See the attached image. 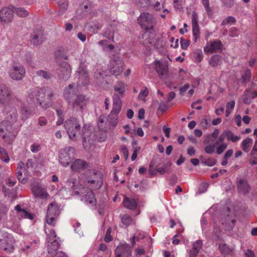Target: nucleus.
Segmentation results:
<instances>
[{
    "instance_id": "nucleus-1",
    "label": "nucleus",
    "mask_w": 257,
    "mask_h": 257,
    "mask_svg": "<svg viewBox=\"0 0 257 257\" xmlns=\"http://www.w3.org/2000/svg\"><path fill=\"white\" fill-rule=\"evenodd\" d=\"M138 22L142 29L145 31L142 36V39H145V40L142 41L140 39V41L144 45H147L151 44L150 36L148 33L154 30L156 25L155 20L153 16L148 13H142L138 19Z\"/></svg>"
},
{
    "instance_id": "nucleus-2",
    "label": "nucleus",
    "mask_w": 257,
    "mask_h": 257,
    "mask_svg": "<svg viewBox=\"0 0 257 257\" xmlns=\"http://www.w3.org/2000/svg\"><path fill=\"white\" fill-rule=\"evenodd\" d=\"M36 96L40 106L47 109L52 104L54 93L51 88L43 87L37 89Z\"/></svg>"
},
{
    "instance_id": "nucleus-3",
    "label": "nucleus",
    "mask_w": 257,
    "mask_h": 257,
    "mask_svg": "<svg viewBox=\"0 0 257 257\" xmlns=\"http://www.w3.org/2000/svg\"><path fill=\"white\" fill-rule=\"evenodd\" d=\"M32 168V161L31 159L28 160L27 162L24 164L23 162L18 164L16 175L18 180L22 183L25 184L31 177V172Z\"/></svg>"
},
{
    "instance_id": "nucleus-4",
    "label": "nucleus",
    "mask_w": 257,
    "mask_h": 257,
    "mask_svg": "<svg viewBox=\"0 0 257 257\" xmlns=\"http://www.w3.org/2000/svg\"><path fill=\"white\" fill-rule=\"evenodd\" d=\"M64 126L70 139L72 141L76 140L81 130V124L78 119L74 117H71L65 121Z\"/></svg>"
},
{
    "instance_id": "nucleus-5",
    "label": "nucleus",
    "mask_w": 257,
    "mask_h": 257,
    "mask_svg": "<svg viewBox=\"0 0 257 257\" xmlns=\"http://www.w3.org/2000/svg\"><path fill=\"white\" fill-rule=\"evenodd\" d=\"M13 123L4 120L0 123V133L3 140L11 144L17 135V132L12 126Z\"/></svg>"
},
{
    "instance_id": "nucleus-6",
    "label": "nucleus",
    "mask_w": 257,
    "mask_h": 257,
    "mask_svg": "<svg viewBox=\"0 0 257 257\" xmlns=\"http://www.w3.org/2000/svg\"><path fill=\"white\" fill-rule=\"evenodd\" d=\"M45 231L48 236L47 238L48 253L51 257H55L60 247V243L56 239V234L53 229L47 230V228L45 227Z\"/></svg>"
},
{
    "instance_id": "nucleus-7",
    "label": "nucleus",
    "mask_w": 257,
    "mask_h": 257,
    "mask_svg": "<svg viewBox=\"0 0 257 257\" xmlns=\"http://www.w3.org/2000/svg\"><path fill=\"white\" fill-rule=\"evenodd\" d=\"M126 84L122 82H117L113 86L114 93L112 96V105H115L116 107H122L121 98H123L126 90Z\"/></svg>"
},
{
    "instance_id": "nucleus-8",
    "label": "nucleus",
    "mask_w": 257,
    "mask_h": 257,
    "mask_svg": "<svg viewBox=\"0 0 257 257\" xmlns=\"http://www.w3.org/2000/svg\"><path fill=\"white\" fill-rule=\"evenodd\" d=\"M56 73L59 80L66 81L71 76L72 68L69 63L64 61H57Z\"/></svg>"
},
{
    "instance_id": "nucleus-9",
    "label": "nucleus",
    "mask_w": 257,
    "mask_h": 257,
    "mask_svg": "<svg viewBox=\"0 0 257 257\" xmlns=\"http://www.w3.org/2000/svg\"><path fill=\"white\" fill-rule=\"evenodd\" d=\"M75 149L71 147H67L61 149L59 152V161L64 167L68 166L74 159Z\"/></svg>"
},
{
    "instance_id": "nucleus-10",
    "label": "nucleus",
    "mask_w": 257,
    "mask_h": 257,
    "mask_svg": "<svg viewBox=\"0 0 257 257\" xmlns=\"http://www.w3.org/2000/svg\"><path fill=\"white\" fill-rule=\"evenodd\" d=\"M103 175L99 171H93L87 178L88 186L93 190L101 188L103 183Z\"/></svg>"
},
{
    "instance_id": "nucleus-11",
    "label": "nucleus",
    "mask_w": 257,
    "mask_h": 257,
    "mask_svg": "<svg viewBox=\"0 0 257 257\" xmlns=\"http://www.w3.org/2000/svg\"><path fill=\"white\" fill-rule=\"evenodd\" d=\"M59 208L58 204L55 202H52L49 205L46 216V222L48 224L55 225L56 220L60 213Z\"/></svg>"
},
{
    "instance_id": "nucleus-12",
    "label": "nucleus",
    "mask_w": 257,
    "mask_h": 257,
    "mask_svg": "<svg viewBox=\"0 0 257 257\" xmlns=\"http://www.w3.org/2000/svg\"><path fill=\"white\" fill-rule=\"evenodd\" d=\"M88 102V99L85 95L79 94L75 96L68 103L73 109L82 111L86 107Z\"/></svg>"
},
{
    "instance_id": "nucleus-13",
    "label": "nucleus",
    "mask_w": 257,
    "mask_h": 257,
    "mask_svg": "<svg viewBox=\"0 0 257 257\" xmlns=\"http://www.w3.org/2000/svg\"><path fill=\"white\" fill-rule=\"evenodd\" d=\"M138 7L141 8L144 3L149 2L152 9L160 11L164 8L166 0H133Z\"/></svg>"
},
{
    "instance_id": "nucleus-14",
    "label": "nucleus",
    "mask_w": 257,
    "mask_h": 257,
    "mask_svg": "<svg viewBox=\"0 0 257 257\" xmlns=\"http://www.w3.org/2000/svg\"><path fill=\"white\" fill-rule=\"evenodd\" d=\"M78 81L77 86H81L89 83V78L86 70V67L82 64H80L78 70Z\"/></svg>"
},
{
    "instance_id": "nucleus-15",
    "label": "nucleus",
    "mask_w": 257,
    "mask_h": 257,
    "mask_svg": "<svg viewBox=\"0 0 257 257\" xmlns=\"http://www.w3.org/2000/svg\"><path fill=\"white\" fill-rule=\"evenodd\" d=\"M155 69L159 77L161 79H164L167 77L168 74V66L164 62L160 60H156L154 62Z\"/></svg>"
},
{
    "instance_id": "nucleus-16",
    "label": "nucleus",
    "mask_w": 257,
    "mask_h": 257,
    "mask_svg": "<svg viewBox=\"0 0 257 257\" xmlns=\"http://www.w3.org/2000/svg\"><path fill=\"white\" fill-rule=\"evenodd\" d=\"M123 63L119 58H116L110 62V71L115 76L119 75L123 71Z\"/></svg>"
},
{
    "instance_id": "nucleus-17",
    "label": "nucleus",
    "mask_w": 257,
    "mask_h": 257,
    "mask_svg": "<svg viewBox=\"0 0 257 257\" xmlns=\"http://www.w3.org/2000/svg\"><path fill=\"white\" fill-rule=\"evenodd\" d=\"M132 248L128 244H121L115 248L114 254L115 257H131Z\"/></svg>"
},
{
    "instance_id": "nucleus-18",
    "label": "nucleus",
    "mask_w": 257,
    "mask_h": 257,
    "mask_svg": "<svg viewBox=\"0 0 257 257\" xmlns=\"http://www.w3.org/2000/svg\"><path fill=\"white\" fill-rule=\"evenodd\" d=\"M12 99L10 92L8 87L3 84H0V102L4 105H10Z\"/></svg>"
},
{
    "instance_id": "nucleus-19",
    "label": "nucleus",
    "mask_w": 257,
    "mask_h": 257,
    "mask_svg": "<svg viewBox=\"0 0 257 257\" xmlns=\"http://www.w3.org/2000/svg\"><path fill=\"white\" fill-rule=\"evenodd\" d=\"M121 107L120 106L116 107L115 105H112V109L107 119V123L109 125L112 126L116 125L118 123L117 115L120 111Z\"/></svg>"
},
{
    "instance_id": "nucleus-20",
    "label": "nucleus",
    "mask_w": 257,
    "mask_h": 257,
    "mask_svg": "<svg viewBox=\"0 0 257 257\" xmlns=\"http://www.w3.org/2000/svg\"><path fill=\"white\" fill-rule=\"evenodd\" d=\"M14 12L11 9L5 7L0 11V21L3 23H11L13 19Z\"/></svg>"
},
{
    "instance_id": "nucleus-21",
    "label": "nucleus",
    "mask_w": 257,
    "mask_h": 257,
    "mask_svg": "<svg viewBox=\"0 0 257 257\" xmlns=\"http://www.w3.org/2000/svg\"><path fill=\"white\" fill-rule=\"evenodd\" d=\"M5 112L6 114V121L11 122V123H15L17 119L18 113L17 110L14 107H11L9 105H5Z\"/></svg>"
},
{
    "instance_id": "nucleus-22",
    "label": "nucleus",
    "mask_w": 257,
    "mask_h": 257,
    "mask_svg": "<svg viewBox=\"0 0 257 257\" xmlns=\"http://www.w3.org/2000/svg\"><path fill=\"white\" fill-rule=\"evenodd\" d=\"M222 44L221 42L218 40H215L210 41L208 43L204 48V51L206 53H213L215 52L218 50L222 49Z\"/></svg>"
},
{
    "instance_id": "nucleus-23",
    "label": "nucleus",
    "mask_w": 257,
    "mask_h": 257,
    "mask_svg": "<svg viewBox=\"0 0 257 257\" xmlns=\"http://www.w3.org/2000/svg\"><path fill=\"white\" fill-rule=\"evenodd\" d=\"M25 74V69L24 67L14 66L10 72V77L14 80H21Z\"/></svg>"
},
{
    "instance_id": "nucleus-24",
    "label": "nucleus",
    "mask_w": 257,
    "mask_h": 257,
    "mask_svg": "<svg viewBox=\"0 0 257 257\" xmlns=\"http://www.w3.org/2000/svg\"><path fill=\"white\" fill-rule=\"evenodd\" d=\"M77 87L74 83H71L65 88L64 97L67 103L75 96Z\"/></svg>"
},
{
    "instance_id": "nucleus-25",
    "label": "nucleus",
    "mask_w": 257,
    "mask_h": 257,
    "mask_svg": "<svg viewBox=\"0 0 257 257\" xmlns=\"http://www.w3.org/2000/svg\"><path fill=\"white\" fill-rule=\"evenodd\" d=\"M198 16L196 13H193L192 15V27L193 37L194 42L196 43L197 39L200 37V32L199 26L198 23Z\"/></svg>"
},
{
    "instance_id": "nucleus-26",
    "label": "nucleus",
    "mask_w": 257,
    "mask_h": 257,
    "mask_svg": "<svg viewBox=\"0 0 257 257\" xmlns=\"http://www.w3.org/2000/svg\"><path fill=\"white\" fill-rule=\"evenodd\" d=\"M5 238L3 240L0 239L2 242L1 246L4 250L11 252L14 249V239L11 235H7Z\"/></svg>"
},
{
    "instance_id": "nucleus-27",
    "label": "nucleus",
    "mask_w": 257,
    "mask_h": 257,
    "mask_svg": "<svg viewBox=\"0 0 257 257\" xmlns=\"http://www.w3.org/2000/svg\"><path fill=\"white\" fill-rule=\"evenodd\" d=\"M33 195L36 198L42 200H46L49 196L47 189L41 186L33 187Z\"/></svg>"
},
{
    "instance_id": "nucleus-28",
    "label": "nucleus",
    "mask_w": 257,
    "mask_h": 257,
    "mask_svg": "<svg viewBox=\"0 0 257 257\" xmlns=\"http://www.w3.org/2000/svg\"><path fill=\"white\" fill-rule=\"evenodd\" d=\"M237 189L238 191L243 194H248L250 191V186L246 181L243 179H239L237 183Z\"/></svg>"
},
{
    "instance_id": "nucleus-29",
    "label": "nucleus",
    "mask_w": 257,
    "mask_h": 257,
    "mask_svg": "<svg viewBox=\"0 0 257 257\" xmlns=\"http://www.w3.org/2000/svg\"><path fill=\"white\" fill-rule=\"evenodd\" d=\"M123 204L125 208L134 210L137 206L138 202L134 198L125 197L123 201Z\"/></svg>"
},
{
    "instance_id": "nucleus-30",
    "label": "nucleus",
    "mask_w": 257,
    "mask_h": 257,
    "mask_svg": "<svg viewBox=\"0 0 257 257\" xmlns=\"http://www.w3.org/2000/svg\"><path fill=\"white\" fill-rule=\"evenodd\" d=\"M87 164L82 160L76 159L72 162L71 168L72 170L77 171L85 169Z\"/></svg>"
},
{
    "instance_id": "nucleus-31",
    "label": "nucleus",
    "mask_w": 257,
    "mask_h": 257,
    "mask_svg": "<svg viewBox=\"0 0 257 257\" xmlns=\"http://www.w3.org/2000/svg\"><path fill=\"white\" fill-rule=\"evenodd\" d=\"M69 57L66 51L62 48H59L55 54L56 62L57 63V61H62V59L68 60Z\"/></svg>"
},
{
    "instance_id": "nucleus-32",
    "label": "nucleus",
    "mask_w": 257,
    "mask_h": 257,
    "mask_svg": "<svg viewBox=\"0 0 257 257\" xmlns=\"http://www.w3.org/2000/svg\"><path fill=\"white\" fill-rule=\"evenodd\" d=\"M218 248L222 255L230 254L233 248L229 247L226 243H220L219 244Z\"/></svg>"
},
{
    "instance_id": "nucleus-33",
    "label": "nucleus",
    "mask_w": 257,
    "mask_h": 257,
    "mask_svg": "<svg viewBox=\"0 0 257 257\" xmlns=\"http://www.w3.org/2000/svg\"><path fill=\"white\" fill-rule=\"evenodd\" d=\"M252 145V140L251 138H247L244 139L241 143L242 150L246 153H248Z\"/></svg>"
},
{
    "instance_id": "nucleus-34",
    "label": "nucleus",
    "mask_w": 257,
    "mask_h": 257,
    "mask_svg": "<svg viewBox=\"0 0 257 257\" xmlns=\"http://www.w3.org/2000/svg\"><path fill=\"white\" fill-rule=\"evenodd\" d=\"M76 183V179L71 176L67 180L66 183V187L68 190H74L77 188Z\"/></svg>"
},
{
    "instance_id": "nucleus-35",
    "label": "nucleus",
    "mask_w": 257,
    "mask_h": 257,
    "mask_svg": "<svg viewBox=\"0 0 257 257\" xmlns=\"http://www.w3.org/2000/svg\"><path fill=\"white\" fill-rule=\"evenodd\" d=\"M221 63V57L219 55H213L209 61V65L213 67L220 65Z\"/></svg>"
},
{
    "instance_id": "nucleus-36",
    "label": "nucleus",
    "mask_w": 257,
    "mask_h": 257,
    "mask_svg": "<svg viewBox=\"0 0 257 257\" xmlns=\"http://www.w3.org/2000/svg\"><path fill=\"white\" fill-rule=\"evenodd\" d=\"M224 135H225L226 138L228 141H231L232 143H235L240 139L239 136H235L234 134L229 130L225 131Z\"/></svg>"
},
{
    "instance_id": "nucleus-37",
    "label": "nucleus",
    "mask_w": 257,
    "mask_h": 257,
    "mask_svg": "<svg viewBox=\"0 0 257 257\" xmlns=\"http://www.w3.org/2000/svg\"><path fill=\"white\" fill-rule=\"evenodd\" d=\"M33 44L39 45L43 41V33L40 30L37 34H33Z\"/></svg>"
},
{
    "instance_id": "nucleus-38",
    "label": "nucleus",
    "mask_w": 257,
    "mask_h": 257,
    "mask_svg": "<svg viewBox=\"0 0 257 257\" xmlns=\"http://www.w3.org/2000/svg\"><path fill=\"white\" fill-rule=\"evenodd\" d=\"M133 218L128 214H123L121 217V223L126 227L130 226L133 223Z\"/></svg>"
},
{
    "instance_id": "nucleus-39",
    "label": "nucleus",
    "mask_w": 257,
    "mask_h": 257,
    "mask_svg": "<svg viewBox=\"0 0 257 257\" xmlns=\"http://www.w3.org/2000/svg\"><path fill=\"white\" fill-rule=\"evenodd\" d=\"M84 200L89 204L93 203L96 201L94 193L91 190H89L84 197Z\"/></svg>"
},
{
    "instance_id": "nucleus-40",
    "label": "nucleus",
    "mask_w": 257,
    "mask_h": 257,
    "mask_svg": "<svg viewBox=\"0 0 257 257\" xmlns=\"http://www.w3.org/2000/svg\"><path fill=\"white\" fill-rule=\"evenodd\" d=\"M235 104L234 100L228 102L226 104V109L225 111V116L228 117L230 113L234 109Z\"/></svg>"
},
{
    "instance_id": "nucleus-41",
    "label": "nucleus",
    "mask_w": 257,
    "mask_h": 257,
    "mask_svg": "<svg viewBox=\"0 0 257 257\" xmlns=\"http://www.w3.org/2000/svg\"><path fill=\"white\" fill-rule=\"evenodd\" d=\"M251 76V72L250 71L247 69H246L243 74L241 76L242 79V83H246L249 81L250 78Z\"/></svg>"
},
{
    "instance_id": "nucleus-42",
    "label": "nucleus",
    "mask_w": 257,
    "mask_h": 257,
    "mask_svg": "<svg viewBox=\"0 0 257 257\" xmlns=\"http://www.w3.org/2000/svg\"><path fill=\"white\" fill-rule=\"evenodd\" d=\"M16 14L20 17H26L28 16L29 13L28 11L23 8H17L15 9Z\"/></svg>"
},
{
    "instance_id": "nucleus-43",
    "label": "nucleus",
    "mask_w": 257,
    "mask_h": 257,
    "mask_svg": "<svg viewBox=\"0 0 257 257\" xmlns=\"http://www.w3.org/2000/svg\"><path fill=\"white\" fill-rule=\"evenodd\" d=\"M149 94V90L146 86L143 87L139 93L138 98L140 100H144L145 97L147 96Z\"/></svg>"
},
{
    "instance_id": "nucleus-44",
    "label": "nucleus",
    "mask_w": 257,
    "mask_h": 257,
    "mask_svg": "<svg viewBox=\"0 0 257 257\" xmlns=\"http://www.w3.org/2000/svg\"><path fill=\"white\" fill-rule=\"evenodd\" d=\"M102 28V25L98 23H93L91 24L90 27V31H92L93 33L96 34Z\"/></svg>"
},
{
    "instance_id": "nucleus-45",
    "label": "nucleus",
    "mask_w": 257,
    "mask_h": 257,
    "mask_svg": "<svg viewBox=\"0 0 257 257\" xmlns=\"http://www.w3.org/2000/svg\"><path fill=\"white\" fill-rule=\"evenodd\" d=\"M236 21L234 17L232 16H229L226 19H224L221 23V25L224 26L227 24H235Z\"/></svg>"
},
{
    "instance_id": "nucleus-46",
    "label": "nucleus",
    "mask_w": 257,
    "mask_h": 257,
    "mask_svg": "<svg viewBox=\"0 0 257 257\" xmlns=\"http://www.w3.org/2000/svg\"><path fill=\"white\" fill-rule=\"evenodd\" d=\"M229 36L231 37H237L239 35V31L236 27H231L229 30Z\"/></svg>"
},
{
    "instance_id": "nucleus-47",
    "label": "nucleus",
    "mask_w": 257,
    "mask_h": 257,
    "mask_svg": "<svg viewBox=\"0 0 257 257\" xmlns=\"http://www.w3.org/2000/svg\"><path fill=\"white\" fill-rule=\"evenodd\" d=\"M202 241L201 240H197L193 244V247L192 249L200 251L202 247Z\"/></svg>"
},
{
    "instance_id": "nucleus-48",
    "label": "nucleus",
    "mask_w": 257,
    "mask_h": 257,
    "mask_svg": "<svg viewBox=\"0 0 257 257\" xmlns=\"http://www.w3.org/2000/svg\"><path fill=\"white\" fill-rule=\"evenodd\" d=\"M8 211V209L6 206H0V221L6 216Z\"/></svg>"
},
{
    "instance_id": "nucleus-49",
    "label": "nucleus",
    "mask_w": 257,
    "mask_h": 257,
    "mask_svg": "<svg viewBox=\"0 0 257 257\" xmlns=\"http://www.w3.org/2000/svg\"><path fill=\"white\" fill-rule=\"evenodd\" d=\"M216 145H207L205 147L204 151L208 154H212L215 151V147Z\"/></svg>"
},
{
    "instance_id": "nucleus-50",
    "label": "nucleus",
    "mask_w": 257,
    "mask_h": 257,
    "mask_svg": "<svg viewBox=\"0 0 257 257\" xmlns=\"http://www.w3.org/2000/svg\"><path fill=\"white\" fill-rule=\"evenodd\" d=\"M195 58L198 62H200L203 59V54L201 50L197 49L195 51Z\"/></svg>"
},
{
    "instance_id": "nucleus-51",
    "label": "nucleus",
    "mask_w": 257,
    "mask_h": 257,
    "mask_svg": "<svg viewBox=\"0 0 257 257\" xmlns=\"http://www.w3.org/2000/svg\"><path fill=\"white\" fill-rule=\"evenodd\" d=\"M19 214L22 217L32 219V214H31L30 213H29L24 209L22 210H21V212L19 213Z\"/></svg>"
},
{
    "instance_id": "nucleus-52",
    "label": "nucleus",
    "mask_w": 257,
    "mask_h": 257,
    "mask_svg": "<svg viewBox=\"0 0 257 257\" xmlns=\"http://www.w3.org/2000/svg\"><path fill=\"white\" fill-rule=\"evenodd\" d=\"M219 133V130L218 129H215L214 130V131L213 132V133H212V134L211 135L208 136L207 137V138L205 139V140L204 141L205 143H209V139L211 137H212L214 139H216L218 137Z\"/></svg>"
},
{
    "instance_id": "nucleus-53",
    "label": "nucleus",
    "mask_w": 257,
    "mask_h": 257,
    "mask_svg": "<svg viewBox=\"0 0 257 257\" xmlns=\"http://www.w3.org/2000/svg\"><path fill=\"white\" fill-rule=\"evenodd\" d=\"M168 108V107L167 105L164 102L162 101L159 104L158 111H161V114H163V113L167 111Z\"/></svg>"
},
{
    "instance_id": "nucleus-54",
    "label": "nucleus",
    "mask_w": 257,
    "mask_h": 257,
    "mask_svg": "<svg viewBox=\"0 0 257 257\" xmlns=\"http://www.w3.org/2000/svg\"><path fill=\"white\" fill-rule=\"evenodd\" d=\"M219 146L217 148L216 150V153L217 154L220 155L222 154L224 151L227 148V144L225 143H223L219 145Z\"/></svg>"
},
{
    "instance_id": "nucleus-55",
    "label": "nucleus",
    "mask_w": 257,
    "mask_h": 257,
    "mask_svg": "<svg viewBox=\"0 0 257 257\" xmlns=\"http://www.w3.org/2000/svg\"><path fill=\"white\" fill-rule=\"evenodd\" d=\"M21 111L23 119H27L31 114L30 110H28L26 107H23Z\"/></svg>"
},
{
    "instance_id": "nucleus-56",
    "label": "nucleus",
    "mask_w": 257,
    "mask_h": 257,
    "mask_svg": "<svg viewBox=\"0 0 257 257\" xmlns=\"http://www.w3.org/2000/svg\"><path fill=\"white\" fill-rule=\"evenodd\" d=\"M37 74L38 76L42 77L45 79H48L50 78V75L47 71H45L39 70L37 71Z\"/></svg>"
},
{
    "instance_id": "nucleus-57",
    "label": "nucleus",
    "mask_w": 257,
    "mask_h": 257,
    "mask_svg": "<svg viewBox=\"0 0 257 257\" xmlns=\"http://www.w3.org/2000/svg\"><path fill=\"white\" fill-rule=\"evenodd\" d=\"M16 183V180L14 177H10L6 180V184L10 187L14 186Z\"/></svg>"
},
{
    "instance_id": "nucleus-58",
    "label": "nucleus",
    "mask_w": 257,
    "mask_h": 257,
    "mask_svg": "<svg viewBox=\"0 0 257 257\" xmlns=\"http://www.w3.org/2000/svg\"><path fill=\"white\" fill-rule=\"evenodd\" d=\"M181 46L183 50H186L189 45V41L186 39H181Z\"/></svg>"
},
{
    "instance_id": "nucleus-59",
    "label": "nucleus",
    "mask_w": 257,
    "mask_h": 257,
    "mask_svg": "<svg viewBox=\"0 0 257 257\" xmlns=\"http://www.w3.org/2000/svg\"><path fill=\"white\" fill-rule=\"evenodd\" d=\"M0 155L1 156L2 155H6L7 159H4L3 158H2V160L5 162H8L10 160L9 157L8 155V154L6 152V150L4 148H0Z\"/></svg>"
},
{
    "instance_id": "nucleus-60",
    "label": "nucleus",
    "mask_w": 257,
    "mask_h": 257,
    "mask_svg": "<svg viewBox=\"0 0 257 257\" xmlns=\"http://www.w3.org/2000/svg\"><path fill=\"white\" fill-rule=\"evenodd\" d=\"M223 5L227 8H231L234 5V0H221Z\"/></svg>"
},
{
    "instance_id": "nucleus-61",
    "label": "nucleus",
    "mask_w": 257,
    "mask_h": 257,
    "mask_svg": "<svg viewBox=\"0 0 257 257\" xmlns=\"http://www.w3.org/2000/svg\"><path fill=\"white\" fill-rule=\"evenodd\" d=\"M226 138L225 135H224V131L223 133L219 137L218 140L216 141L215 144L216 145H219V144H223V141Z\"/></svg>"
},
{
    "instance_id": "nucleus-62",
    "label": "nucleus",
    "mask_w": 257,
    "mask_h": 257,
    "mask_svg": "<svg viewBox=\"0 0 257 257\" xmlns=\"http://www.w3.org/2000/svg\"><path fill=\"white\" fill-rule=\"evenodd\" d=\"M121 152L123 154L125 160H126L128 156V151L125 146H122L121 147Z\"/></svg>"
},
{
    "instance_id": "nucleus-63",
    "label": "nucleus",
    "mask_w": 257,
    "mask_h": 257,
    "mask_svg": "<svg viewBox=\"0 0 257 257\" xmlns=\"http://www.w3.org/2000/svg\"><path fill=\"white\" fill-rule=\"evenodd\" d=\"M58 5L61 8L66 10L68 6V2L65 0H60L58 3Z\"/></svg>"
},
{
    "instance_id": "nucleus-64",
    "label": "nucleus",
    "mask_w": 257,
    "mask_h": 257,
    "mask_svg": "<svg viewBox=\"0 0 257 257\" xmlns=\"http://www.w3.org/2000/svg\"><path fill=\"white\" fill-rule=\"evenodd\" d=\"M250 155L251 156L257 155V140L255 141L254 146L251 151Z\"/></svg>"
}]
</instances>
